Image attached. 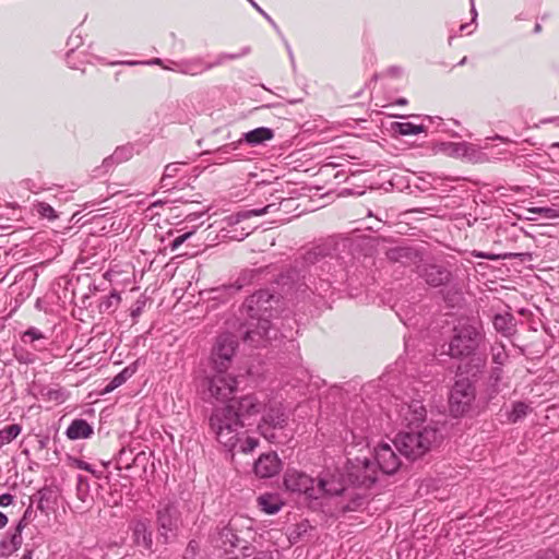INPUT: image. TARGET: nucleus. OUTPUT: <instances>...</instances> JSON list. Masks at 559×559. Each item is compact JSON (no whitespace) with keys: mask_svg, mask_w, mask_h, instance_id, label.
<instances>
[{"mask_svg":"<svg viewBox=\"0 0 559 559\" xmlns=\"http://www.w3.org/2000/svg\"><path fill=\"white\" fill-rule=\"evenodd\" d=\"M438 440V430L430 426L406 428L395 438V447L406 457L416 460L428 452Z\"/></svg>","mask_w":559,"mask_h":559,"instance_id":"obj_6","label":"nucleus"},{"mask_svg":"<svg viewBox=\"0 0 559 559\" xmlns=\"http://www.w3.org/2000/svg\"><path fill=\"white\" fill-rule=\"evenodd\" d=\"M259 444L258 439L253 437H247L245 441L240 444V451L243 453H249L253 451Z\"/></svg>","mask_w":559,"mask_h":559,"instance_id":"obj_52","label":"nucleus"},{"mask_svg":"<svg viewBox=\"0 0 559 559\" xmlns=\"http://www.w3.org/2000/svg\"><path fill=\"white\" fill-rule=\"evenodd\" d=\"M261 273V269L245 270L239 274L238 278L233 284L226 286L225 289L233 293L239 292L246 285L253 283L255 278L260 276Z\"/></svg>","mask_w":559,"mask_h":559,"instance_id":"obj_31","label":"nucleus"},{"mask_svg":"<svg viewBox=\"0 0 559 559\" xmlns=\"http://www.w3.org/2000/svg\"><path fill=\"white\" fill-rule=\"evenodd\" d=\"M251 51V48L249 46H246L243 47L239 52L237 53H226V52H222L219 53L216 59L211 62L213 64V68L215 67H218V66H222L223 63H225L226 61L228 60H235V59H239L241 57H245L247 55H249Z\"/></svg>","mask_w":559,"mask_h":559,"instance_id":"obj_45","label":"nucleus"},{"mask_svg":"<svg viewBox=\"0 0 559 559\" xmlns=\"http://www.w3.org/2000/svg\"><path fill=\"white\" fill-rule=\"evenodd\" d=\"M140 360H135L132 364L124 367L118 374H116L111 380L114 381V385L118 388L122 385L127 380H129L135 372L138 371Z\"/></svg>","mask_w":559,"mask_h":559,"instance_id":"obj_42","label":"nucleus"},{"mask_svg":"<svg viewBox=\"0 0 559 559\" xmlns=\"http://www.w3.org/2000/svg\"><path fill=\"white\" fill-rule=\"evenodd\" d=\"M374 460L379 469L386 475L394 474L400 465V459L388 443H381L374 449Z\"/></svg>","mask_w":559,"mask_h":559,"instance_id":"obj_18","label":"nucleus"},{"mask_svg":"<svg viewBox=\"0 0 559 559\" xmlns=\"http://www.w3.org/2000/svg\"><path fill=\"white\" fill-rule=\"evenodd\" d=\"M155 522L158 539L164 545L174 542L181 526L179 501L174 497L160 499L156 506Z\"/></svg>","mask_w":559,"mask_h":559,"instance_id":"obj_7","label":"nucleus"},{"mask_svg":"<svg viewBox=\"0 0 559 559\" xmlns=\"http://www.w3.org/2000/svg\"><path fill=\"white\" fill-rule=\"evenodd\" d=\"M209 425L216 440L227 450H233L240 441L245 423L235 413V405L214 407Z\"/></svg>","mask_w":559,"mask_h":559,"instance_id":"obj_4","label":"nucleus"},{"mask_svg":"<svg viewBox=\"0 0 559 559\" xmlns=\"http://www.w3.org/2000/svg\"><path fill=\"white\" fill-rule=\"evenodd\" d=\"M8 524V516L0 511V530H2Z\"/></svg>","mask_w":559,"mask_h":559,"instance_id":"obj_64","label":"nucleus"},{"mask_svg":"<svg viewBox=\"0 0 559 559\" xmlns=\"http://www.w3.org/2000/svg\"><path fill=\"white\" fill-rule=\"evenodd\" d=\"M287 277L296 281L298 292L310 290L324 297L333 282L343 280L342 263L333 255L330 245H317L295 260Z\"/></svg>","mask_w":559,"mask_h":559,"instance_id":"obj_1","label":"nucleus"},{"mask_svg":"<svg viewBox=\"0 0 559 559\" xmlns=\"http://www.w3.org/2000/svg\"><path fill=\"white\" fill-rule=\"evenodd\" d=\"M288 417L281 407H270L262 416L258 430L260 435L272 443H281L277 431H282L287 426Z\"/></svg>","mask_w":559,"mask_h":559,"instance_id":"obj_10","label":"nucleus"},{"mask_svg":"<svg viewBox=\"0 0 559 559\" xmlns=\"http://www.w3.org/2000/svg\"><path fill=\"white\" fill-rule=\"evenodd\" d=\"M275 296L267 289H260L249 296L243 305L242 311L255 322L249 323L243 333V341L254 347L263 346L266 341L276 337V331L270 321L272 316Z\"/></svg>","mask_w":559,"mask_h":559,"instance_id":"obj_2","label":"nucleus"},{"mask_svg":"<svg viewBox=\"0 0 559 559\" xmlns=\"http://www.w3.org/2000/svg\"><path fill=\"white\" fill-rule=\"evenodd\" d=\"M180 165H183V163H169L165 166L164 174L160 179V188L166 190H171L175 188L171 179L178 175Z\"/></svg>","mask_w":559,"mask_h":559,"instance_id":"obj_37","label":"nucleus"},{"mask_svg":"<svg viewBox=\"0 0 559 559\" xmlns=\"http://www.w3.org/2000/svg\"><path fill=\"white\" fill-rule=\"evenodd\" d=\"M133 451L132 450H126V449H122L120 452H119V456H118V468L119 469H131L132 468V457H133Z\"/></svg>","mask_w":559,"mask_h":559,"instance_id":"obj_48","label":"nucleus"},{"mask_svg":"<svg viewBox=\"0 0 559 559\" xmlns=\"http://www.w3.org/2000/svg\"><path fill=\"white\" fill-rule=\"evenodd\" d=\"M257 551L255 547L251 544H246L240 547L242 558L253 557Z\"/></svg>","mask_w":559,"mask_h":559,"instance_id":"obj_55","label":"nucleus"},{"mask_svg":"<svg viewBox=\"0 0 559 559\" xmlns=\"http://www.w3.org/2000/svg\"><path fill=\"white\" fill-rule=\"evenodd\" d=\"M76 496L82 502H87L91 498L88 479L82 475L78 476Z\"/></svg>","mask_w":559,"mask_h":559,"instance_id":"obj_46","label":"nucleus"},{"mask_svg":"<svg viewBox=\"0 0 559 559\" xmlns=\"http://www.w3.org/2000/svg\"><path fill=\"white\" fill-rule=\"evenodd\" d=\"M199 551V543L194 539L190 540L186 548V557H194Z\"/></svg>","mask_w":559,"mask_h":559,"instance_id":"obj_56","label":"nucleus"},{"mask_svg":"<svg viewBox=\"0 0 559 559\" xmlns=\"http://www.w3.org/2000/svg\"><path fill=\"white\" fill-rule=\"evenodd\" d=\"M493 328L504 336H511L515 332L514 317L511 313H498L492 320Z\"/></svg>","mask_w":559,"mask_h":559,"instance_id":"obj_28","label":"nucleus"},{"mask_svg":"<svg viewBox=\"0 0 559 559\" xmlns=\"http://www.w3.org/2000/svg\"><path fill=\"white\" fill-rule=\"evenodd\" d=\"M228 404L235 405V413L243 423L260 414L265 406L264 402L253 393L246 394L239 399H234Z\"/></svg>","mask_w":559,"mask_h":559,"instance_id":"obj_15","label":"nucleus"},{"mask_svg":"<svg viewBox=\"0 0 559 559\" xmlns=\"http://www.w3.org/2000/svg\"><path fill=\"white\" fill-rule=\"evenodd\" d=\"M344 479L340 475L322 473L317 479L318 499L324 497L343 496L346 492Z\"/></svg>","mask_w":559,"mask_h":559,"instance_id":"obj_17","label":"nucleus"},{"mask_svg":"<svg viewBox=\"0 0 559 559\" xmlns=\"http://www.w3.org/2000/svg\"><path fill=\"white\" fill-rule=\"evenodd\" d=\"M215 547L223 549L225 554H231L240 546V538L236 534L233 520L221 528H217L216 536L214 537Z\"/></svg>","mask_w":559,"mask_h":559,"instance_id":"obj_20","label":"nucleus"},{"mask_svg":"<svg viewBox=\"0 0 559 559\" xmlns=\"http://www.w3.org/2000/svg\"><path fill=\"white\" fill-rule=\"evenodd\" d=\"M284 486L290 492L304 495L308 500H317V479L305 472L292 468L284 475Z\"/></svg>","mask_w":559,"mask_h":559,"instance_id":"obj_11","label":"nucleus"},{"mask_svg":"<svg viewBox=\"0 0 559 559\" xmlns=\"http://www.w3.org/2000/svg\"><path fill=\"white\" fill-rule=\"evenodd\" d=\"M491 353V360L496 365L495 367H501L507 362L509 359V355L506 350V346L503 344H495L490 348Z\"/></svg>","mask_w":559,"mask_h":559,"instance_id":"obj_44","label":"nucleus"},{"mask_svg":"<svg viewBox=\"0 0 559 559\" xmlns=\"http://www.w3.org/2000/svg\"><path fill=\"white\" fill-rule=\"evenodd\" d=\"M275 211H278V204L277 203H270L263 207L259 209H252V210H245L240 211L235 214L236 222H240L243 219H248L252 216H261L267 213H273Z\"/></svg>","mask_w":559,"mask_h":559,"instance_id":"obj_36","label":"nucleus"},{"mask_svg":"<svg viewBox=\"0 0 559 559\" xmlns=\"http://www.w3.org/2000/svg\"><path fill=\"white\" fill-rule=\"evenodd\" d=\"M151 453L140 451L132 457V468L140 467L143 474H146L147 465L150 463Z\"/></svg>","mask_w":559,"mask_h":559,"instance_id":"obj_47","label":"nucleus"},{"mask_svg":"<svg viewBox=\"0 0 559 559\" xmlns=\"http://www.w3.org/2000/svg\"><path fill=\"white\" fill-rule=\"evenodd\" d=\"M214 374L206 378L207 390L217 401L228 400L237 390V378L227 371L213 370Z\"/></svg>","mask_w":559,"mask_h":559,"instance_id":"obj_13","label":"nucleus"},{"mask_svg":"<svg viewBox=\"0 0 559 559\" xmlns=\"http://www.w3.org/2000/svg\"><path fill=\"white\" fill-rule=\"evenodd\" d=\"M417 273L432 287L447 285L452 280L451 271L442 264L424 263L417 267Z\"/></svg>","mask_w":559,"mask_h":559,"instance_id":"obj_14","label":"nucleus"},{"mask_svg":"<svg viewBox=\"0 0 559 559\" xmlns=\"http://www.w3.org/2000/svg\"><path fill=\"white\" fill-rule=\"evenodd\" d=\"M445 150L454 157H469L475 154V145L467 142L448 143Z\"/></svg>","mask_w":559,"mask_h":559,"instance_id":"obj_34","label":"nucleus"},{"mask_svg":"<svg viewBox=\"0 0 559 559\" xmlns=\"http://www.w3.org/2000/svg\"><path fill=\"white\" fill-rule=\"evenodd\" d=\"M131 538L134 546L144 551L153 552V532L147 519H136L130 524Z\"/></svg>","mask_w":559,"mask_h":559,"instance_id":"obj_16","label":"nucleus"},{"mask_svg":"<svg viewBox=\"0 0 559 559\" xmlns=\"http://www.w3.org/2000/svg\"><path fill=\"white\" fill-rule=\"evenodd\" d=\"M531 213H537L548 219H559V209L557 207H533Z\"/></svg>","mask_w":559,"mask_h":559,"instance_id":"obj_50","label":"nucleus"},{"mask_svg":"<svg viewBox=\"0 0 559 559\" xmlns=\"http://www.w3.org/2000/svg\"><path fill=\"white\" fill-rule=\"evenodd\" d=\"M484 340V333L479 325L465 322L460 323L453 329V334L448 344L447 354L452 359L468 358L465 365V372L476 377L481 373L486 367V358L475 356L476 350Z\"/></svg>","mask_w":559,"mask_h":559,"instance_id":"obj_3","label":"nucleus"},{"mask_svg":"<svg viewBox=\"0 0 559 559\" xmlns=\"http://www.w3.org/2000/svg\"><path fill=\"white\" fill-rule=\"evenodd\" d=\"M396 420L406 428H419L426 420L427 409L419 399L402 401L396 404Z\"/></svg>","mask_w":559,"mask_h":559,"instance_id":"obj_12","label":"nucleus"},{"mask_svg":"<svg viewBox=\"0 0 559 559\" xmlns=\"http://www.w3.org/2000/svg\"><path fill=\"white\" fill-rule=\"evenodd\" d=\"M308 526H309V524H308L307 521L299 523L297 525V533H298V535H301L302 533H306Z\"/></svg>","mask_w":559,"mask_h":559,"instance_id":"obj_61","label":"nucleus"},{"mask_svg":"<svg viewBox=\"0 0 559 559\" xmlns=\"http://www.w3.org/2000/svg\"><path fill=\"white\" fill-rule=\"evenodd\" d=\"M83 44V39L80 33H72L69 38L67 46L69 47V50L66 55V61L72 69H80V67L76 63H72V58L75 53V50Z\"/></svg>","mask_w":559,"mask_h":559,"instance_id":"obj_39","label":"nucleus"},{"mask_svg":"<svg viewBox=\"0 0 559 559\" xmlns=\"http://www.w3.org/2000/svg\"><path fill=\"white\" fill-rule=\"evenodd\" d=\"M117 388H118L117 385H114V381L110 380V382L104 388L103 393H109Z\"/></svg>","mask_w":559,"mask_h":559,"instance_id":"obj_63","label":"nucleus"},{"mask_svg":"<svg viewBox=\"0 0 559 559\" xmlns=\"http://www.w3.org/2000/svg\"><path fill=\"white\" fill-rule=\"evenodd\" d=\"M209 425L216 440L227 450H233L240 441L245 423L235 413V405L214 407Z\"/></svg>","mask_w":559,"mask_h":559,"instance_id":"obj_5","label":"nucleus"},{"mask_svg":"<svg viewBox=\"0 0 559 559\" xmlns=\"http://www.w3.org/2000/svg\"><path fill=\"white\" fill-rule=\"evenodd\" d=\"M238 340L231 333H223L216 337L211 352V366L213 370L228 371L238 349Z\"/></svg>","mask_w":559,"mask_h":559,"instance_id":"obj_9","label":"nucleus"},{"mask_svg":"<svg viewBox=\"0 0 559 559\" xmlns=\"http://www.w3.org/2000/svg\"><path fill=\"white\" fill-rule=\"evenodd\" d=\"M78 467L87 472L93 473L92 466L90 463L84 461H78Z\"/></svg>","mask_w":559,"mask_h":559,"instance_id":"obj_60","label":"nucleus"},{"mask_svg":"<svg viewBox=\"0 0 559 559\" xmlns=\"http://www.w3.org/2000/svg\"><path fill=\"white\" fill-rule=\"evenodd\" d=\"M25 526L26 523H23V520H20L16 526L3 536L0 540V558L11 556L21 547L23 542L22 532Z\"/></svg>","mask_w":559,"mask_h":559,"instance_id":"obj_22","label":"nucleus"},{"mask_svg":"<svg viewBox=\"0 0 559 559\" xmlns=\"http://www.w3.org/2000/svg\"><path fill=\"white\" fill-rule=\"evenodd\" d=\"M391 131L400 135H415L426 131L425 126L413 122H392Z\"/></svg>","mask_w":559,"mask_h":559,"instance_id":"obj_35","label":"nucleus"},{"mask_svg":"<svg viewBox=\"0 0 559 559\" xmlns=\"http://www.w3.org/2000/svg\"><path fill=\"white\" fill-rule=\"evenodd\" d=\"M193 230L187 231L178 237H176L170 243L169 248L171 251H176L186 240H188L192 235Z\"/></svg>","mask_w":559,"mask_h":559,"instance_id":"obj_53","label":"nucleus"},{"mask_svg":"<svg viewBox=\"0 0 559 559\" xmlns=\"http://www.w3.org/2000/svg\"><path fill=\"white\" fill-rule=\"evenodd\" d=\"M258 503L260 509L267 514H275L283 507L281 498L273 493H265L260 496L258 498Z\"/></svg>","mask_w":559,"mask_h":559,"instance_id":"obj_32","label":"nucleus"},{"mask_svg":"<svg viewBox=\"0 0 559 559\" xmlns=\"http://www.w3.org/2000/svg\"><path fill=\"white\" fill-rule=\"evenodd\" d=\"M37 211L43 217H47L49 219H52L56 217V212L51 205L45 202H40L37 205Z\"/></svg>","mask_w":559,"mask_h":559,"instance_id":"obj_51","label":"nucleus"},{"mask_svg":"<svg viewBox=\"0 0 559 559\" xmlns=\"http://www.w3.org/2000/svg\"><path fill=\"white\" fill-rule=\"evenodd\" d=\"M476 258H481L490 261H498V260H506V259H519L520 261L524 262L527 260H531L532 254L528 252L523 253H512V252H506V253H490V252H481V251H474L473 253Z\"/></svg>","mask_w":559,"mask_h":559,"instance_id":"obj_33","label":"nucleus"},{"mask_svg":"<svg viewBox=\"0 0 559 559\" xmlns=\"http://www.w3.org/2000/svg\"><path fill=\"white\" fill-rule=\"evenodd\" d=\"M254 473L261 478H270L281 469V461L275 453L262 454L254 463Z\"/></svg>","mask_w":559,"mask_h":559,"instance_id":"obj_24","label":"nucleus"},{"mask_svg":"<svg viewBox=\"0 0 559 559\" xmlns=\"http://www.w3.org/2000/svg\"><path fill=\"white\" fill-rule=\"evenodd\" d=\"M13 502V496L11 493L0 495V507H8Z\"/></svg>","mask_w":559,"mask_h":559,"instance_id":"obj_58","label":"nucleus"},{"mask_svg":"<svg viewBox=\"0 0 559 559\" xmlns=\"http://www.w3.org/2000/svg\"><path fill=\"white\" fill-rule=\"evenodd\" d=\"M22 431V426L12 424L0 429V448L11 443Z\"/></svg>","mask_w":559,"mask_h":559,"instance_id":"obj_41","label":"nucleus"},{"mask_svg":"<svg viewBox=\"0 0 559 559\" xmlns=\"http://www.w3.org/2000/svg\"><path fill=\"white\" fill-rule=\"evenodd\" d=\"M503 369L501 367H492L485 381V393L488 400L495 399L501 392V381Z\"/></svg>","mask_w":559,"mask_h":559,"instance_id":"obj_25","label":"nucleus"},{"mask_svg":"<svg viewBox=\"0 0 559 559\" xmlns=\"http://www.w3.org/2000/svg\"><path fill=\"white\" fill-rule=\"evenodd\" d=\"M274 138V131L271 128L260 127L253 129L249 132L242 134V138L238 142H233L230 144L224 145L217 150L218 154L229 153L230 150H236L238 144L242 141L250 144L251 146H255L264 143L265 141L272 140Z\"/></svg>","mask_w":559,"mask_h":559,"instance_id":"obj_19","label":"nucleus"},{"mask_svg":"<svg viewBox=\"0 0 559 559\" xmlns=\"http://www.w3.org/2000/svg\"><path fill=\"white\" fill-rule=\"evenodd\" d=\"M39 394L43 399L48 401L63 402L66 400V392L60 386H43L39 390Z\"/></svg>","mask_w":559,"mask_h":559,"instance_id":"obj_43","label":"nucleus"},{"mask_svg":"<svg viewBox=\"0 0 559 559\" xmlns=\"http://www.w3.org/2000/svg\"><path fill=\"white\" fill-rule=\"evenodd\" d=\"M121 302L120 294L112 289L108 295L102 296L97 302L99 313H114Z\"/></svg>","mask_w":559,"mask_h":559,"instance_id":"obj_30","label":"nucleus"},{"mask_svg":"<svg viewBox=\"0 0 559 559\" xmlns=\"http://www.w3.org/2000/svg\"><path fill=\"white\" fill-rule=\"evenodd\" d=\"M531 411V407L521 401L514 402L512 404V409L508 413V420L511 424H515L523 419L528 412Z\"/></svg>","mask_w":559,"mask_h":559,"instance_id":"obj_40","label":"nucleus"},{"mask_svg":"<svg viewBox=\"0 0 559 559\" xmlns=\"http://www.w3.org/2000/svg\"><path fill=\"white\" fill-rule=\"evenodd\" d=\"M386 257L392 262H401L403 264L416 262L419 253L411 247H394L386 251Z\"/></svg>","mask_w":559,"mask_h":559,"instance_id":"obj_26","label":"nucleus"},{"mask_svg":"<svg viewBox=\"0 0 559 559\" xmlns=\"http://www.w3.org/2000/svg\"><path fill=\"white\" fill-rule=\"evenodd\" d=\"M59 489L56 486H45L31 497L32 502L37 503L41 513H48L58 502Z\"/></svg>","mask_w":559,"mask_h":559,"instance_id":"obj_23","label":"nucleus"},{"mask_svg":"<svg viewBox=\"0 0 559 559\" xmlns=\"http://www.w3.org/2000/svg\"><path fill=\"white\" fill-rule=\"evenodd\" d=\"M376 480H377V477H376L374 475H367V474H366V475L364 476V480H362V483H364V484H367V483H368L369 485H371V484H374V483H376Z\"/></svg>","mask_w":559,"mask_h":559,"instance_id":"obj_62","label":"nucleus"},{"mask_svg":"<svg viewBox=\"0 0 559 559\" xmlns=\"http://www.w3.org/2000/svg\"><path fill=\"white\" fill-rule=\"evenodd\" d=\"M343 495L349 498V501L347 503L340 506L342 513L356 511L359 508H361L365 503V498L354 492V490H349L348 488H346V492H344Z\"/></svg>","mask_w":559,"mask_h":559,"instance_id":"obj_38","label":"nucleus"},{"mask_svg":"<svg viewBox=\"0 0 559 559\" xmlns=\"http://www.w3.org/2000/svg\"><path fill=\"white\" fill-rule=\"evenodd\" d=\"M171 64V67L164 68L187 75H198L213 69V64L211 62H206L200 57L173 61Z\"/></svg>","mask_w":559,"mask_h":559,"instance_id":"obj_21","label":"nucleus"},{"mask_svg":"<svg viewBox=\"0 0 559 559\" xmlns=\"http://www.w3.org/2000/svg\"><path fill=\"white\" fill-rule=\"evenodd\" d=\"M93 427L85 419H73L66 430L70 440L86 439L93 435Z\"/></svg>","mask_w":559,"mask_h":559,"instance_id":"obj_27","label":"nucleus"},{"mask_svg":"<svg viewBox=\"0 0 559 559\" xmlns=\"http://www.w3.org/2000/svg\"><path fill=\"white\" fill-rule=\"evenodd\" d=\"M43 338H45V336L41 333V331H39L38 329L33 328V326L27 329L21 336L22 342L25 344H28V343L32 344L35 341H39Z\"/></svg>","mask_w":559,"mask_h":559,"instance_id":"obj_49","label":"nucleus"},{"mask_svg":"<svg viewBox=\"0 0 559 559\" xmlns=\"http://www.w3.org/2000/svg\"><path fill=\"white\" fill-rule=\"evenodd\" d=\"M251 5L272 25V27L280 33V28L275 21L253 0H248Z\"/></svg>","mask_w":559,"mask_h":559,"instance_id":"obj_54","label":"nucleus"},{"mask_svg":"<svg viewBox=\"0 0 559 559\" xmlns=\"http://www.w3.org/2000/svg\"><path fill=\"white\" fill-rule=\"evenodd\" d=\"M252 559H274V556L271 550H259L254 554Z\"/></svg>","mask_w":559,"mask_h":559,"instance_id":"obj_57","label":"nucleus"},{"mask_svg":"<svg viewBox=\"0 0 559 559\" xmlns=\"http://www.w3.org/2000/svg\"><path fill=\"white\" fill-rule=\"evenodd\" d=\"M143 305H144V302H139L138 301V306L134 309L131 310V317L132 318H136L141 313V311L143 309Z\"/></svg>","mask_w":559,"mask_h":559,"instance_id":"obj_59","label":"nucleus"},{"mask_svg":"<svg viewBox=\"0 0 559 559\" xmlns=\"http://www.w3.org/2000/svg\"><path fill=\"white\" fill-rule=\"evenodd\" d=\"M476 399V389L468 378H462L454 382L449 395V411L453 417H462L467 414Z\"/></svg>","mask_w":559,"mask_h":559,"instance_id":"obj_8","label":"nucleus"},{"mask_svg":"<svg viewBox=\"0 0 559 559\" xmlns=\"http://www.w3.org/2000/svg\"><path fill=\"white\" fill-rule=\"evenodd\" d=\"M133 155V146L123 145L118 146L115 152L106 157L103 162V167L108 170L114 165L129 160Z\"/></svg>","mask_w":559,"mask_h":559,"instance_id":"obj_29","label":"nucleus"}]
</instances>
